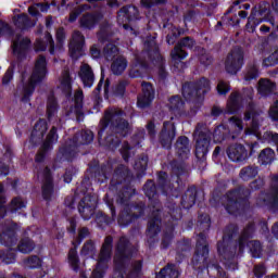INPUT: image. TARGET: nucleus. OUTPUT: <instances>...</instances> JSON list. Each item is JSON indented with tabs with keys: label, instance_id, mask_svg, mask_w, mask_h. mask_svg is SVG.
Returning a JSON list of instances; mask_svg holds the SVG:
<instances>
[{
	"label": "nucleus",
	"instance_id": "f257e3e1",
	"mask_svg": "<svg viewBox=\"0 0 278 278\" xmlns=\"http://www.w3.org/2000/svg\"><path fill=\"white\" fill-rule=\"evenodd\" d=\"M125 111L109 109L100 121L98 130V142L110 151H116L123 142L121 138H127L131 134V126L125 119Z\"/></svg>",
	"mask_w": 278,
	"mask_h": 278
},
{
	"label": "nucleus",
	"instance_id": "f03ea898",
	"mask_svg": "<svg viewBox=\"0 0 278 278\" xmlns=\"http://www.w3.org/2000/svg\"><path fill=\"white\" fill-rule=\"evenodd\" d=\"M230 123L235 126V131H230L225 125L217 126L212 132L205 124L199 123L193 132V139L195 140V157L203 162L206 160L210 153V148L212 147V136L213 140L216 142H225V140H238L244 125L242 121L238 117H230Z\"/></svg>",
	"mask_w": 278,
	"mask_h": 278
},
{
	"label": "nucleus",
	"instance_id": "7ed1b4c3",
	"mask_svg": "<svg viewBox=\"0 0 278 278\" xmlns=\"http://www.w3.org/2000/svg\"><path fill=\"white\" fill-rule=\"evenodd\" d=\"M203 194V190L197 188V186H191L181 195L180 206L177 204V202L165 203V231L163 232L161 249H169L170 244H173V239L175 238V228L184 216L181 208L190 210L197 204L198 201H202Z\"/></svg>",
	"mask_w": 278,
	"mask_h": 278
},
{
	"label": "nucleus",
	"instance_id": "20e7f679",
	"mask_svg": "<svg viewBox=\"0 0 278 278\" xmlns=\"http://www.w3.org/2000/svg\"><path fill=\"white\" fill-rule=\"evenodd\" d=\"M197 227L199 231V239L195 244V252L191 258V264L194 268H206L208 275L216 274L219 278L227 277V271L220 267L217 261L210 260V244H207V236L205 231H210L212 227V218L207 214H202L198 217Z\"/></svg>",
	"mask_w": 278,
	"mask_h": 278
},
{
	"label": "nucleus",
	"instance_id": "39448f33",
	"mask_svg": "<svg viewBox=\"0 0 278 278\" xmlns=\"http://www.w3.org/2000/svg\"><path fill=\"white\" fill-rule=\"evenodd\" d=\"M217 253L227 270H238L236 257H242L244 253V230L240 233L236 224L226 226L223 240L217 242Z\"/></svg>",
	"mask_w": 278,
	"mask_h": 278
},
{
	"label": "nucleus",
	"instance_id": "423d86ee",
	"mask_svg": "<svg viewBox=\"0 0 278 278\" xmlns=\"http://www.w3.org/2000/svg\"><path fill=\"white\" fill-rule=\"evenodd\" d=\"M134 245L127 237H121L115 245L114 275L113 278H142L143 261H132ZM130 268L127 273V264Z\"/></svg>",
	"mask_w": 278,
	"mask_h": 278
},
{
	"label": "nucleus",
	"instance_id": "0eeeda50",
	"mask_svg": "<svg viewBox=\"0 0 278 278\" xmlns=\"http://www.w3.org/2000/svg\"><path fill=\"white\" fill-rule=\"evenodd\" d=\"M131 181H134V174L129 167L121 164L114 169L110 190H115L117 203L125 204L127 201H131L135 194H138Z\"/></svg>",
	"mask_w": 278,
	"mask_h": 278
},
{
	"label": "nucleus",
	"instance_id": "6e6552de",
	"mask_svg": "<svg viewBox=\"0 0 278 278\" xmlns=\"http://www.w3.org/2000/svg\"><path fill=\"white\" fill-rule=\"evenodd\" d=\"M68 225L66 226V231L68 236H73L74 240L72 241L73 248L70 249L67 254V262L74 270V273H79V254L77 253V249L81 247V242L86 240V238H90V229L88 227H80L77 230V218L75 216L67 218Z\"/></svg>",
	"mask_w": 278,
	"mask_h": 278
},
{
	"label": "nucleus",
	"instance_id": "1a4fd4ad",
	"mask_svg": "<svg viewBox=\"0 0 278 278\" xmlns=\"http://www.w3.org/2000/svg\"><path fill=\"white\" fill-rule=\"evenodd\" d=\"M211 90L210 79L202 77L195 81H186L181 94L185 100L195 105H203L205 94Z\"/></svg>",
	"mask_w": 278,
	"mask_h": 278
},
{
	"label": "nucleus",
	"instance_id": "9d476101",
	"mask_svg": "<svg viewBox=\"0 0 278 278\" xmlns=\"http://www.w3.org/2000/svg\"><path fill=\"white\" fill-rule=\"evenodd\" d=\"M90 186H92L90 176H85L80 186L76 188V192L83 195L78 203V212L83 220H90L97 210V200L94 199V195L87 194L88 190H90Z\"/></svg>",
	"mask_w": 278,
	"mask_h": 278
},
{
	"label": "nucleus",
	"instance_id": "9b49d317",
	"mask_svg": "<svg viewBox=\"0 0 278 278\" xmlns=\"http://www.w3.org/2000/svg\"><path fill=\"white\" fill-rule=\"evenodd\" d=\"M245 94L244 121L249 122L245 124V135L260 136V119L257 116H260L261 111L257 110L255 101H253V94H255L253 87L247 88Z\"/></svg>",
	"mask_w": 278,
	"mask_h": 278
},
{
	"label": "nucleus",
	"instance_id": "f8f14e48",
	"mask_svg": "<svg viewBox=\"0 0 278 278\" xmlns=\"http://www.w3.org/2000/svg\"><path fill=\"white\" fill-rule=\"evenodd\" d=\"M156 186L159 190L167 197L166 203H175L174 199H179L184 192V187L179 185L178 179L175 180L174 177L168 181V173L161 170L156 174Z\"/></svg>",
	"mask_w": 278,
	"mask_h": 278
},
{
	"label": "nucleus",
	"instance_id": "ddd939ff",
	"mask_svg": "<svg viewBox=\"0 0 278 278\" xmlns=\"http://www.w3.org/2000/svg\"><path fill=\"white\" fill-rule=\"evenodd\" d=\"M129 201L124 204L118 203V205L124 206L117 216L119 227H129L131 223H136L138 218H142V216H144L147 204H144V202L129 203Z\"/></svg>",
	"mask_w": 278,
	"mask_h": 278
},
{
	"label": "nucleus",
	"instance_id": "4468645a",
	"mask_svg": "<svg viewBox=\"0 0 278 278\" xmlns=\"http://www.w3.org/2000/svg\"><path fill=\"white\" fill-rule=\"evenodd\" d=\"M114 247V238L105 237L102 248L100 250L98 263L91 273L90 278H105L108 273V262L112 260V248ZM80 278H88L86 274H81Z\"/></svg>",
	"mask_w": 278,
	"mask_h": 278
},
{
	"label": "nucleus",
	"instance_id": "2eb2a0df",
	"mask_svg": "<svg viewBox=\"0 0 278 278\" xmlns=\"http://www.w3.org/2000/svg\"><path fill=\"white\" fill-rule=\"evenodd\" d=\"M225 210L231 216H242L244 214V187L240 186L226 193Z\"/></svg>",
	"mask_w": 278,
	"mask_h": 278
},
{
	"label": "nucleus",
	"instance_id": "dca6fc26",
	"mask_svg": "<svg viewBox=\"0 0 278 278\" xmlns=\"http://www.w3.org/2000/svg\"><path fill=\"white\" fill-rule=\"evenodd\" d=\"M136 21H140V10L134 4L125 5L117 12V23L126 30L134 31L130 23Z\"/></svg>",
	"mask_w": 278,
	"mask_h": 278
},
{
	"label": "nucleus",
	"instance_id": "f3484780",
	"mask_svg": "<svg viewBox=\"0 0 278 278\" xmlns=\"http://www.w3.org/2000/svg\"><path fill=\"white\" fill-rule=\"evenodd\" d=\"M60 140V135H58V127L52 126L46 136V139L41 143L40 151L35 156V162L37 164H42L47 160L50 151H53V144H58Z\"/></svg>",
	"mask_w": 278,
	"mask_h": 278
},
{
	"label": "nucleus",
	"instance_id": "a211bd4d",
	"mask_svg": "<svg viewBox=\"0 0 278 278\" xmlns=\"http://www.w3.org/2000/svg\"><path fill=\"white\" fill-rule=\"evenodd\" d=\"M244 64V49L242 47H235L227 55L225 62L226 73L229 75H237Z\"/></svg>",
	"mask_w": 278,
	"mask_h": 278
},
{
	"label": "nucleus",
	"instance_id": "6ab92c4d",
	"mask_svg": "<svg viewBox=\"0 0 278 278\" xmlns=\"http://www.w3.org/2000/svg\"><path fill=\"white\" fill-rule=\"evenodd\" d=\"M257 205H268L269 207H276L278 204V175L274 174L270 176L269 192H262L257 200Z\"/></svg>",
	"mask_w": 278,
	"mask_h": 278
},
{
	"label": "nucleus",
	"instance_id": "aec40b11",
	"mask_svg": "<svg viewBox=\"0 0 278 278\" xmlns=\"http://www.w3.org/2000/svg\"><path fill=\"white\" fill-rule=\"evenodd\" d=\"M177 136V127L173 122H164L163 127L159 134V143L161 144L162 149L166 151H170L173 149V141Z\"/></svg>",
	"mask_w": 278,
	"mask_h": 278
},
{
	"label": "nucleus",
	"instance_id": "412c9836",
	"mask_svg": "<svg viewBox=\"0 0 278 278\" xmlns=\"http://www.w3.org/2000/svg\"><path fill=\"white\" fill-rule=\"evenodd\" d=\"M104 203L111 212L110 215L105 214L103 211H99L96 214V223L100 229H105V227L112 225L116 220V206H114V200L110 199L108 194L104 195Z\"/></svg>",
	"mask_w": 278,
	"mask_h": 278
},
{
	"label": "nucleus",
	"instance_id": "4be33fe9",
	"mask_svg": "<svg viewBox=\"0 0 278 278\" xmlns=\"http://www.w3.org/2000/svg\"><path fill=\"white\" fill-rule=\"evenodd\" d=\"M150 210V219L148 222L147 236L150 240L157 237L160 231H162V214L164 207L161 208H149Z\"/></svg>",
	"mask_w": 278,
	"mask_h": 278
},
{
	"label": "nucleus",
	"instance_id": "5701e85b",
	"mask_svg": "<svg viewBox=\"0 0 278 278\" xmlns=\"http://www.w3.org/2000/svg\"><path fill=\"white\" fill-rule=\"evenodd\" d=\"M270 14V4L262 2L257 9H253L245 25L249 31H255V27Z\"/></svg>",
	"mask_w": 278,
	"mask_h": 278
},
{
	"label": "nucleus",
	"instance_id": "b1692460",
	"mask_svg": "<svg viewBox=\"0 0 278 278\" xmlns=\"http://www.w3.org/2000/svg\"><path fill=\"white\" fill-rule=\"evenodd\" d=\"M143 193L149 200V210H157L163 207L162 202L160 201V187L155 185V180L149 179L143 185Z\"/></svg>",
	"mask_w": 278,
	"mask_h": 278
},
{
	"label": "nucleus",
	"instance_id": "393cba45",
	"mask_svg": "<svg viewBox=\"0 0 278 278\" xmlns=\"http://www.w3.org/2000/svg\"><path fill=\"white\" fill-rule=\"evenodd\" d=\"M194 45L197 41L192 37H184L181 38L174 49L170 51V58L174 62H181V60H186L188 58V52L184 49H194Z\"/></svg>",
	"mask_w": 278,
	"mask_h": 278
},
{
	"label": "nucleus",
	"instance_id": "a878e982",
	"mask_svg": "<svg viewBox=\"0 0 278 278\" xmlns=\"http://www.w3.org/2000/svg\"><path fill=\"white\" fill-rule=\"evenodd\" d=\"M86 46V37L81 31L75 30L72 35V40L70 42V56L72 60H79L84 55V47Z\"/></svg>",
	"mask_w": 278,
	"mask_h": 278
},
{
	"label": "nucleus",
	"instance_id": "bb28decb",
	"mask_svg": "<svg viewBox=\"0 0 278 278\" xmlns=\"http://www.w3.org/2000/svg\"><path fill=\"white\" fill-rule=\"evenodd\" d=\"M55 192V185L53 182V173L48 166L43 169V184L41 186V197L43 201L50 203Z\"/></svg>",
	"mask_w": 278,
	"mask_h": 278
},
{
	"label": "nucleus",
	"instance_id": "cd10ccee",
	"mask_svg": "<svg viewBox=\"0 0 278 278\" xmlns=\"http://www.w3.org/2000/svg\"><path fill=\"white\" fill-rule=\"evenodd\" d=\"M142 94L137 99V106L140 110H146V108H151V103H153V99H155V88H153V84L143 81L141 84Z\"/></svg>",
	"mask_w": 278,
	"mask_h": 278
},
{
	"label": "nucleus",
	"instance_id": "c85d7f7f",
	"mask_svg": "<svg viewBox=\"0 0 278 278\" xmlns=\"http://www.w3.org/2000/svg\"><path fill=\"white\" fill-rule=\"evenodd\" d=\"M89 168L92 173V177H94L99 184H105V181L112 177V173H114V167L110 163H103L101 165H99V163L96 165L90 164Z\"/></svg>",
	"mask_w": 278,
	"mask_h": 278
},
{
	"label": "nucleus",
	"instance_id": "c756f323",
	"mask_svg": "<svg viewBox=\"0 0 278 278\" xmlns=\"http://www.w3.org/2000/svg\"><path fill=\"white\" fill-rule=\"evenodd\" d=\"M103 21V13L101 12H87L83 14L79 20L80 27L83 29L92 30Z\"/></svg>",
	"mask_w": 278,
	"mask_h": 278
},
{
	"label": "nucleus",
	"instance_id": "7c9ffc66",
	"mask_svg": "<svg viewBox=\"0 0 278 278\" xmlns=\"http://www.w3.org/2000/svg\"><path fill=\"white\" fill-rule=\"evenodd\" d=\"M78 146L73 139H68L60 149L58 157L63 162H73L77 155Z\"/></svg>",
	"mask_w": 278,
	"mask_h": 278
},
{
	"label": "nucleus",
	"instance_id": "2f4dec72",
	"mask_svg": "<svg viewBox=\"0 0 278 278\" xmlns=\"http://www.w3.org/2000/svg\"><path fill=\"white\" fill-rule=\"evenodd\" d=\"M45 77H47V56L39 55L35 63V70L29 79L31 81H36L37 84H42Z\"/></svg>",
	"mask_w": 278,
	"mask_h": 278
},
{
	"label": "nucleus",
	"instance_id": "473e14b6",
	"mask_svg": "<svg viewBox=\"0 0 278 278\" xmlns=\"http://www.w3.org/2000/svg\"><path fill=\"white\" fill-rule=\"evenodd\" d=\"M163 29H168L169 33L166 36V42L169 46H173L179 40L184 34H186V30L181 27L175 26L173 23H170L168 20L164 22Z\"/></svg>",
	"mask_w": 278,
	"mask_h": 278
},
{
	"label": "nucleus",
	"instance_id": "72a5a7b5",
	"mask_svg": "<svg viewBox=\"0 0 278 278\" xmlns=\"http://www.w3.org/2000/svg\"><path fill=\"white\" fill-rule=\"evenodd\" d=\"M49 124L47 123V119L39 118L30 132V142H38L39 140H42V138L47 136Z\"/></svg>",
	"mask_w": 278,
	"mask_h": 278
},
{
	"label": "nucleus",
	"instance_id": "f704fd0d",
	"mask_svg": "<svg viewBox=\"0 0 278 278\" xmlns=\"http://www.w3.org/2000/svg\"><path fill=\"white\" fill-rule=\"evenodd\" d=\"M78 76L84 88H92L94 86V71H92V67L88 63L80 66Z\"/></svg>",
	"mask_w": 278,
	"mask_h": 278
},
{
	"label": "nucleus",
	"instance_id": "c9c22d12",
	"mask_svg": "<svg viewBox=\"0 0 278 278\" xmlns=\"http://www.w3.org/2000/svg\"><path fill=\"white\" fill-rule=\"evenodd\" d=\"M176 154L179 160H188L190 157V139L186 136H180L175 143Z\"/></svg>",
	"mask_w": 278,
	"mask_h": 278
},
{
	"label": "nucleus",
	"instance_id": "e433bc0d",
	"mask_svg": "<svg viewBox=\"0 0 278 278\" xmlns=\"http://www.w3.org/2000/svg\"><path fill=\"white\" fill-rule=\"evenodd\" d=\"M242 109V94L238 91L230 93L224 114H238Z\"/></svg>",
	"mask_w": 278,
	"mask_h": 278
},
{
	"label": "nucleus",
	"instance_id": "4c0bfd02",
	"mask_svg": "<svg viewBox=\"0 0 278 278\" xmlns=\"http://www.w3.org/2000/svg\"><path fill=\"white\" fill-rule=\"evenodd\" d=\"M16 242H18V238H16V229L14 227L10 226L0 233V244H2V247L10 249L14 247Z\"/></svg>",
	"mask_w": 278,
	"mask_h": 278
},
{
	"label": "nucleus",
	"instance_id": "58836bf2",
	"mask_svg": "<svg viewBox=\"0 0 278 278\" xmlns=\"http://www.w3.org/2000/svg\"><path fill=\"white\" fill-rule=\"evenodd\" d=\"M144 71H149V63L147 62V60L136 55L129 73L130 77L132 79L142 77V73H144Z\"/></svg>",
	"mask_w": 278,
	"mask_h": 278
},
{
	"label": "nucleus",
	"instance_id": "ea45409f",
	"mask_svg": "<svg viewBox=\"0 0 278 278\" xmlns=\"http://www.w3.org/2000/svg\"><path fill=\"white\" fill-rule=\"evenodd\" d=\"M186 102L184 99L180 98V96H173L169 98V104L168 109L172 114H175V116H184L186 115Z\"/></svg>",
	"mask_w": 278,
	"mask_h": 278
},
{
	"label": "nucleus",
	"instance_id": "a19ab883",
	"mask_svg": "<svg viewBox=\"0 0 278 278\" xmlns=\"http://www.w3.org/2000/svg\"><path fill=\"white\" fill-rule=\"evenodd\" d=\"M103 84H104V87H103ZM110 84H111L110 78L105 79V76L101 75L100 80L93 90V99L98 105L99 103H101V101H103V98H101V90H103L104 88V97H108V94L110 93Z\"/></svg>",
	"mask_w": 278,
	"mask_h": 278
},
{
	"label": "nucleus",
	"instance_id": "79ce46f5",
	"mask_svg": "<svg viewBox=\"0 0 278 278\" xmlns=\"http://www.w3.org/2000/svg\"><path fill=\"white\" fill-rule=\"evenodd\" d=\"M169 168L172 170V178H174V181H177L179 186L182 187L184 190V181L181 180V175L186 174V167L184 166V162L173 160L169 162Z\"/></svg>",
	"mask_w": 278,
	"mask_h": 278
},
{
	"label": "nucleus",
	"instance_id": "37998d69",
	"mask_svg": "<svg viewBox=\"0 0 278 278\" xmlns=\"http://www.w3.org/2000/svg\"><path fill=\"white\" fill-rule=\"evenodd\" d=\"M227 155L231 162H244V144L235 143L228 147Z\"/></svg>",
	"mask_w": 278,
	"mask_h": 278
},
{
	"label": "nucleus",
	"instance_id": "c03bdc74",
	"mask_svg": "<svg viewBox=\"0 0 278 278\" xmlns=\"http://www.w3.org/2000/svg\"><path fill=\"white\" fill-rule=\"evenodd\" d=\"M128 64L129 61H127V58L124 55H118L117 58L113 59L111 64L113 75H116L117 77L123 75V73H125L127 70Z\"/></svg>",
	"mask_w": 278,
	"mask_h": 278
},
{
	"label": "nucleus",
	"instance_id": "a18cd8bd",
	"mask_svg": "<svg viewBox=\"0 0 278 278\" xmlns=\"http://www.w3.org/2000/svg\"><path fill=\"white\" fill-rule=\"evenodd\" d=\"M49 45V53L50 55H55V41L53 40V36L49 33L46 34V41L43 39L36 40V49L37 51H47V47Z\"/></svg>",
	"mask_w": 278,
	"mask_h": 278
},
{
	"label": "nucleus",
	"instance_id": "49530a36",
	"mask_svg": "<svg viewBox=\"0 0 278 278\" xmlns=\"http://www.w3.org/2000/svg\"><path fill=\"white\" fill-rule=\"evenodd\" d=\"M72 140L76 144V147H84L86 144H90L92 140H94V135L91 130H83L73 136Z\"/></svg>",
	"mask_w": 278,
	"mask_h": 278
},
{
	"label": "nucleus",
	"instance_id": "de8ad7c7",
	"mask_svg": "<svg viewBox=\"0 0 278 278\" xmlns=\"http://www.w3.org/2000/svg\"><path fill=\"white\" fill-rule=\"evenodd\" d=\"M59 110L60 104H58V99L55 98V96H49L46 111L47 119L49 122L53 121V118H55V116L58 115Z\"/></svg>",
	"mask_w": 278,
	"mask_h": 278
},
{
	"label": "nucleus",
	"instance_id": "09e8293b",
	"mask_svg": "<svg viewBox=\"0 0 278 278\" xmlns=\"http://www.w3.org/2000/svg\"><path fill=\"white\" fill-rule=\"evenodd\" d=\"M276 85L268 78H261L258 80V92L263 97H268L275 92Z\"/></svg>",
	"mask_w": 278,
	"mask_h": 278
},
{
	"label": "nucleus",
	"instance_id": "8fccbe9b",
	"mask_svg": "<svg viewBox=\"0 0 278 278\" xmlns=\"http://www.w3.org/2000/svg\"><path fill=\"white\" fill-rule=\"evenodd\" d=\"M34 249H36V242L29 237H23L17 244V251L24 255H29Z\"/></svg>",
	"mask_w": 278,
	"mask_h": 278
},
{
	"label": "nucleus",
	"instance_id": "3c124183",
	"mask_svg": "<svg viewBox=\"0 0 278 278\" xmlns=\"http://www.w3.org/2000/svg\"><path fill=\"white\" fill-rule=\"evenodd\" d=\"M39 83H36L35 80L28 79V83H26L23 87V97L21 99L22 103H29L31 101V97L34 96V92H36V86Z\"/></svg>",
	"mask_w": 278,
	"mask_h": 278
},
{
	"label": "nucleus",
	"instance_id": "603ef678",
	"mask_svg": "<svg viewBox=\"0 0 278 278\" xmlns=\"http://www.w3.org/2000/svg\"><path fill=\"white\" fill-rule=\"evenodd\" d=\"M156 278H179L177 265L169 263L156 274Z\"/></svg>",
	"mask_w": 278,
	"mask_h": 278
},
{
	"label": "nucleus",
	"instance_id": "864d4df0",
	"mask_svg": "<svg viewBox=\"0 0 278 278\" xmlns=\"http://www.w3.org/2000/svg\"><path fill=\"white\" fill-rule=\"evenodd\" d=\"M190 249H192V241L190 239H182L177 241L176 243V255L184 260L186 257V253H190Z\"/></svg>",
	"mask_w": 278,
	"mask_h": 278
},
{
	"label": "nucleus",
	"instance_id": "5fc2aeb1",
	"mask_svg": "<svg viewBox=\"0 0 278 278\" xmlns=\"http://www.w3.org/2000/svg\"><path fill=\"white\" fill-rule=\"evenodd\" d=\"M147 168H149V155L141 154L135 161V170H137L138 175L142 177L147 175Z\"/></svg>",
	"mask_w": 278,
	"mask_h": 278
},
{
	"label": "nucleus",
	"instance_id": "6e6d98bb",
	"mask_svg": "<svg viewBox=\"0 0 278 278\" xmlns=\"http://www.w3.org/2000/svg\"><path fill=\"white\" fill-rule=\"evenodd\" d=\"M31 47V39L25 37L13 48V53H16L18 58H25V51Z\"/></svg>",
	"mask_w": 278,
	"mask_h": 278
},
{
	"label": "nucleus",
	"instance_id": "4d7b16f0",
	"mask_svg": "<svg viewBox=\"0 0 278 278\" xmlns=\"http://www.w3.org/2000/svg\"><path fill=\"white\" fill-rule=\"evenodd\" d=\"M258 162L262 164L268 165L275 162V150L270 148H265L258 154Z\"/></svg>",
	"mask_w": 278,
	"mask_h": 278
},
{
	"label": "nucleus",
	"instance_id": "13d9d810",
	"mask_svg": "<svg viewBox=\"0 0 278 278\" xmlns=\"http://www.w3.org/2000/svg\"><path fill=\"white\" fill-rule=\"evenodd\" d=\"M74 110L77 116H84V91H76L74 94Z\"/></svg>",
	"mask_w": 278,
	"mask_h": 278
},
{
	"label": "nucleus",
	"instance_id": "bf43d9fd",
	"mask_svg": "<svg viewBox=\"0 0 278 278\" xmlns=\"http://www.w3.org/2000/svg\"><path fill=\"white\" fill-rule=\"evenodd\" d=\"M15 27H17V29H21L22 31H25L26 29L34 27V25H31V20L29 18V16L23 13L17 15V20L15 21Z\"/></svg>",
	"mask_w": 278,
	"mask_h": 278
},
{
	"label": "nucleus",
	"instance_id": "052dcab7",
	"mask_svg": "<svg viewBox=\"0 0 278 278\" xmlns=\"http://www.w3.org/2000/svg\"><path fill=\"white\" fill-rule=\"evenodd\" d=\"M96 253L97 247L94 245V241L92 240H88L87 242H85L80 250V255H83V257H94Z\"/></svg>",
	"mask_w": 278,
	"mask_h": 278
},
{
	"label": "nucleus",
	"instance_id": "680f3d73",
	"mask_svg": "<svg viewBox=\"0 0 278 278\" xmlns=\"http://www.w3.org/2000/svg\"><path fill=\"white\" fill-rule=\"evenodd\" d=\"M27 207L23 199L21 197H15L11 200L10 204L8 205V210L11 214H16L20 210Z\"/></svg>",
	"mask_w": 278,
	"mask_h": 278
},
{
	"label": "nucleus",
	"instance_id": "e2e57ef3",
	"mask_svg": "<svg viewBox=\"0 0 278 278\" xmlns=\"http://www.w3.org/2000/svg\"><path fill=\"white\" fill-rule=\"evenodd\" d=\"M103 54L108 62H112V60H116V55H118V47L114 43H109L104 47Z\"/></svg>",
	"mask_w": 278,
	"mask_h": 278
},
{
	"label": "nucleus",
	"instance_id": "0e129e2a",
	"mask_svg": "<svg viewBox=\"0 0 278 278\" xmlns=\"http://www.w3.org/2000/svg\"><path fill=\"white\" fill-rule=\"evenodd\" d=\"M129 86V80L122 79L117 85L113 88L114 97H125V92H127V87Z\"/></svg>",
	"mask_w": 278,
	"mask_h": 278
},
{
	"label": "nucleus",
	"instance_id": "69168bd1",
	"mask_svg": "<svg viewBox=\"0 0 278 278\" xmlns=\"http://www.w3.org/2000/svg\"><path fill=\"white\" fill-rule=\"evenodd\" d=\"M260 77V71L257 70V65L255 63L248 65V70L245 73L244 81H253V79H257Z\"/></svg>",
	"mask_w": 278,
	"mask_h": 278
},
{
	"label": "nucleus",
	"instance_id": "338daca9",
	"mask_svg": "<svg viewBox=\"0 0 278 278\" xmlns=\"http://www.w3.org/2000/svg\"><path fill=\"white\" fill-rule=\"evenodd\" d=\"M247 247L250 249L252 257H260L262 255V243L260 241H249Z\"/></svg>",
	"mask_w": 278,
	"mask_h": 278
},
{
	"label": "nucleus",
	"instance_id": "774afa93",
	"mask_svg": "<svg viewBox=\"0 0 278 278\" xmlns=\"http://www.w3.org/2000/svg\"><path fill=\"white\" fill-rule=\"evenodd\" d=\"M0 261L7 265L14 264L16 262V253L12 251H0Z\"/></svg>",
	"mask_w": 278,
	"mask_h": 278
}]
</instances>
